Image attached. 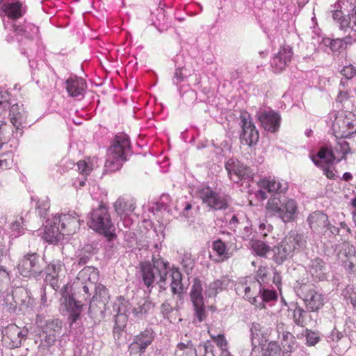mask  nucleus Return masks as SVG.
<instances>
[{"instance_id": "1", "label": "nucleus", "mask_w": 356, "mask_h": 356, "mask_svg": "<svg viewBox=\"0 0 356 356\" xmlns=\"http://www.w3.org/2000/svg\"><path fill=\"white\" fill-rule=\"evenodd\" d=\"M131 150V143L129 136L123 133L115 136L113 145L107 152L105 162L106 170L115 172L122 165V161H127V156Z\"/></svg>"}, {"instance_id": "2", "label": "nucleus", "mask_w": 356, "mask_h": 356, "mask_svg": "<svg viewBox=\"0 0 356 356\" xmlns=\"http://www.w3.org/2000/svg\"><path fill=\"white\" fill-rule=\"evenodd\" d=\"M305 245V241L302 234L290 232L281 242L273 248L275 262L278 265L282 264L285 261L291 259L296 252L303 249Z\"/></svg>"}, {"instance_id": "3", "label": "nucleus", "mask_w": 356, "mask_h": 356, "mask_svg": "<svg viewBox=\"0 0 356 356\" xmlns=\"http://www.w3.org/2000/svg\"><path fill=\"white\" fill-rule=\"evenodd\" d=\"M286 201V196L281 193H274L268 200L266 209L268 213L280 218L284 222H292L296 218L298 207L296 201H288L285 203L286 207L285 213H282V207Z\"/></svg>"}, {"instance_id": "4", "label": "nucleus", "mask_w": 356, "mask_h": 356, "mask_svg": "<svg viewBox=\"0 0 356 356\" xmlns=\"http://www.w3.org/2000/svg\"><path fill=\"white\" fill-rule=\"evenodd\" d=\"M89 225L95 232L103 234L109 242L117 237L116 234L111 231L113 225L107 209L103 204H100L98 208L91 211Z\"/></svg>"}, {"instance_id": "5", "label": "nucleus", "mask_w": 356, "mask_h": 356, "mask_svg": "<svg viewBox=\"0 0 356 356\" xmlns=\"http://www.w3.org/2000/svg\"><path fill=\"white\" fill-rule=\"evenodd\" d=\"M43 269L44 264L40 261L39 254L35 252L26 254L18 264V270L25 277H38L41 275Z\"/></svg>"}, {"instance_id": "6", "label": "nucleus", "mask_w": 356, "mask_h": 356, "mask_svg": "<svg viewBox=\"0 0 356 356\" xmlns=\"http://www.w3.org/2000/svg\"><path fill=\"white\" fill-rule=\"evenodd\" d=\"M61 300L67 306L69 312V323L72 324L79 318L83 312V304L72 293V287L67 284L61 289Z\"/></svg>"}, {"instance_id": "7", "label": "nucleus", "mask_w": 356, "mask_h": 356, "mask_svg": "<svg viewBox=\"0 0 356 356\" xmlns=\"http://www.w3.org/2000/svg\"><path fill=\"white\" fill-rule=\"evenodd\" d=\"M250 118V114L247 112L243 113L240 115L241 127L242 129L240 138L249 146L256 144L259 138V131Z\"/></svg>"}, {"instance_id": "8", "label": "nucleus", "mask_w": 356, "mask_h": 356, "mask_svg": "<svg viewBox=\"0 0 356 356\" xmlns=\"http://www.w3.org/2000/svg\"><path fill=\"white\" fill-rule=\"evenodd\" d=\"M202 291V288L200 280L195 279L190 296L194 307L195 315L199 322L203 321L206 316Z\"/></svg>"}, {"instance_id": "9", "label": "nucleus", "mask_w": 356, "mask_h": 356, "mask_svg": "<svg viewBox=\"0 0 356 356\" xmlns=\"http://www.w3.org/2000/svg\"><path fill=\"white\" fill-rule=\"evenodd\" d=\"M200 197L204 204L216 209H225L228 207L227 200L222 195L212 191L209 187L203 188L200 192Z\"/></svg>"}, {"instance_id": "10", "label": "nucleus", "mask_w": 356, "mask_h": 356, "mask_svg": "<svg viewBox=\"0 0 356 356\" xmlns=\"http://www.w3.org/2000/svg\"><path fill=\"white\" fill-rule=\"evenodd\" d=\"M8 301L12 300L14 304L10 307V312H15L18 308L19 311L26 309L31 304V298L29 296L26 290L22 288H17L15 289L11 294L6 296Z\"/></svg>"}, {"instance_id": "11", "label": "nucleus", "mask_w": 356, "mask_h": 356, "mask_svg": "<svg viewBox=\"0 0 356 356\" xmlns=\"http://www.w3.org/2000/svg\"><path fill=\"white\" fill-rule=\"evenodd\" d=\"M260 126L266 131L275 133L280 126L281 118L274 111H259L256 115Z\"/></svg>"}, {"instance_id": "12", "label": "nucleus", "mask_w": 356, "mask_h": 356, "mask_svg": "<svg viewBox=\"0 0 356 356\" xmlns=\"http://www.w3.org/2000/svg\"><path fill=\"white\" fill-rule=\"evenodd\" d=\"M60 226L61 235H72L79 229L80 221L72 214H61L55 216V223Z\"/></svg>"}, {"instance_id": "13", "label": "nucleus", "mask_w": 356, "mask_h": 356, "mask_svg": "<svg viewBox=\"0 0 356 356\" xmlns=\"http://www.w3.org/2000/svg\"><path fill=\"white\" fill-rule=\"evenodd\" d=\"M154 339V332L152 328H147L139 334L134 337V342L130 345L132 350L138 349V353H145L147 347L149 346Z\"/></svg>"}, {"instance_id": "14", "label": "nucleus", "mask_w": 356, "mask_h": 356, "mask_svg": "<svg viewBox=\"0 0 356 356\" xmlns=\"http://www.w3.org/2000/svg\"><path fill=\"white\" fill-rule=\"evenodd\" d=\"M340 254L346 257L342 260L345 269L349 273H356V250L354 245L348 243H343Z\"/></svg>"}, {"instance_id": "15", "label": "nucleus", "mask_w": 356, "mask_h": 356, "mask_svg": "<svg viewBox=\"0 0 356 356\" xmlns=\"http://www.w3.org/2000/svg\"><path fill=\"white\" fill-rule=\"evenodd\" d=\"M307 221L313 232L321 233L328 225V216L322 211H316L308 216Z\"/></svg>"}, {"instance_id": "16", "label": "nucleus", "mask_w": 356, "mask_h": 356, "mask_svg": "<svg viewBox=\"0 0 356 356\" xmlns=\"http://www.w3.org/2000/svg\"><path fill=\"white\" fill-rule=\"evenodd\" d=\"M293 55L292 49L290 47H284L271 60V66L276 70L280 72L284 70L288 63L291 61Z\"/></svg>"}, {"instance_id": "17", "label": "nucleus", "mask_w": 356, "mask_h": 356, "mask_svg": "<svg viewBox=\"0 0 356 356\" xmlns=\"http://www.w3.org/2000/svg\"><path fill=\"white\" fill-rule=\"evenodd\" d=\"M303 300L309 312H316L324 305L322 295L314 289H309L305 295Z\"/></svg>"}, {"instance_id": "18", "label": "nucleus", "mask_w": 356, "mask_h": 356, "mask_svg": "<svg viewBox=\"0 0 356 356\" xmlns=\"http://www.w3.org/2000/svg\"><path fill=\"white\" fill-rule=\"evenodd\" d=\"M140 272L144 284L147 288H152L156 278V274L157 272L152 267V264L149 261L140 262Z\"/></svg>"}, {"instance_id": "19", "label": "nucleus", "mask_w": 356, "mask_h": 356, "mask_svg": "<svg viewBox=\"0 0 356 356\" xmlns=\"http://www.w3.org/2000/svg\"><path fill=\"white\" fill-rule=\"evenodd\" d=\"M66 89L70 96L76 97L83 95L84 88L86 87V82L81 78H69L65 81Z\"/></svg>"}, {"instance_id": "20", "label": "nucleus", "mask_w": 356, "mask_h": 356, "mask_svg": "<svg viewBox=\"0 0 356 356\" xmlns=\"http://www.w3.org/2000/svg\"><path fill=\"white\" fill-rule=\"evenodd\" d=\"M154 308V304L149 300L145 299L138 304V307L130 306L125 312L132 314L135 317L143 318Z\"/></svg>"}, {"instance_id": "21", "label": "nucleus", "mask_w": 356, "mask_h": 356, "mask_svg": "<svg viewBox=\"0 0 356 356\" xmlns=\"http://www.w3.org/2000/svg\"><path fill=\"white\" fill-rule=\"evenodd\" d=\"M107 306L90 300L88 309V314L93 320L94 324L99 323L105 317V312Z\"/></svg>"}, {"instance_id": "22", "label": "nucleus", "mask_w": 356, "mask_h": 356, "mask_svg": "<svg viewBox=\"0 0 356 356\" xmlns=\"http://www.w3.org/2000/svg\"><path fill=\"white\" fill-rule=\"evenodd\" d=\"M6 338L10 340L9 346L11 348L21 346L20 337H19V327L15 324L8 325L3 331Z\"/></svg>"}, {"instance_id": "23", "label": "nucleus", "mask_w": 356, "mask_h": 356, "mask_svg": "<svg viewBox=\"0 0 356 356\" xmlns=\"http://www.w3.org/2000/svg\"><path fill=\"white\" fill-rule=\"evenodd\" d=\"M325 263L322 259L316 257L311 261L309 264V273L319 280H323L325 277Z\"/></svg>"}, {"instance_id": "24", "label": "nucleus", "mask_w": 356, "mask_h": 356, "mask_svg": "<svg viewBox=\"0 0 356 356\" xmlns=\"http://www.w3.org/2000/svg\"><path fill=\"white\" fill-rule=\"evenodd\" d=\"M155 4H159V7L155 9V10H151V17L150 19L151 24L154 26L159 31L161 32L162 29L161 28L162 25V22L165 19V11L161 6L162 0H153Z\"/></svg>"}, {"instance_id": "25", "label": "nucleus", "mask_w": 356, "mask_h": 356, "mask_svg": "<svg viewBox=\"0 0 356 356\" xmlns=\"http://www.w3.org/2000/svg\"><path fill=\"white\" fill-rule=\"evenodd\" d=\"M9 115L10 116V121L13 126L19 129L24 118V108L18 104H13L10 108Z\"/></svg>"}, {"instance_id": "26", "label": "nucleus", "mask_w": 356, "mask_h": 356, "mask_svg": "<svg viewBox=\"0 0 356 356\" xmlns=\"http://www.w3.org/2000/svg\"><path fill=\"white\" fill-rule=\"evenodd\" d=\"M42 330L44 334H49L57 337L62 328V321L58 318H49L44 321V324L41 325Z\"/></svg>"}, {"instance_id": "27", "label": "nucleus", "mask_w": 356, "mask_h": 356, "mask_svg": "<svg viewBox=\"0 0 356 356\" xmlns=\"http://www.w3.org/2000/svg\"><path fill=\"white\" fill-rule=\"evenodd\" d=\"M283 347V356L290 355V353L295 350L296 343L295 337L289 332H284L281 339Z\"/></svg>"}, {"instance_id": "28", "label": "nucleus", "mask_w": 356, "mask_h": 356, "mask_svg": "<svg viewBox=\"0 0 356 356\" xmlns=\"http://www.w3.org/2000/svg\"><path fill=\"white\" fill-rule=\"evenodd\" d=\"M22 5L19 2L10 3H3L1 5L2 10L6 14V15L12 19H17L22 17Z\"/></svg>"}, {"instance_id": "29", "label": "nucleus", "mask_w": 356, "mask_h": 356, "mask_svg": "<svg viewBox=\"0 0 356 356\" xmlns=\"http://www.w3.org/2000/svg\"><path fill=\"white\" fill-rule=\"evenodd\" d=\"M109 299L110 296L106 288L103 284L98 283L91 300L107 306Z\"/></svg>"}, {"instance_id": "30", "label": "nucleus", "mask_w": 356, "mask_h": 356, "mask_svg": "<svg viewBox=\"0 0 356 356\" xmlns=\"http://www.w3.org/2000/svg\"><path fill=\"white\" fill-rule=\"evenodd\" d=\"M227 281L225 278H220L209 284L205 290L206 296L209 297L216 296L222 291L227 286Z\"/></svg>"}, {"instance_id": "31", "label": "nucleus", "mask_w": 356, "mask_h": 356, "mask_svg": "<svg viewBox=\"0 0 356 356\" xmlns=\"http://www.w3.org/2000/svg\"><path fill=\"white\" fill-rule=\"evenodd\" d=\"M257 288H258L257 293L260 295L261 298L262 300H264V303L265 302H268L277 298L276 293L275 291L262 288L261 281L259 280H253V289Z\"/></svg>"}, {"instance_id": "32", "label": "nucleus", "mask_w": 356, "mask_h": 356, "mask_svg": "<svg viewBox=\"0 0 356 356\" xmlns=\"http://www.w3.org/2000/svg\"><path fill=\"white\" fill-rule=\"evenodd\" d=\"M310 316L308 315L307 312L304 310L301 307L296 305L293 311V318L296 325L304 327L307 324V318Z\"/></svg>"}, {"instance_id": "33", "label": "nucleus", "mask_w": 356, "mask_h": 356, "mask_svg": "<svg viewBox=\"0 0 356 356\" xmlns=\"http://www.w3.org/2000/svg\"><path fill=\"white\" fill-rule=\"evenodd\" d=\"M212 246L219 256H223L224 259H228L233 255V251H230V247H227L221 239L214 241Z\"/></svg>"}, {"instance_id": "34", "label": "nucleus", "mask_w": 356, "mask_h": 356, "mask_svg": "<svg viewBox=\"0 0 356 356\" xmlns=\"http://www.w3.org/2000/svg\"><path fill=\"white\" fill-rule=\"evenodd\" d=\"M44 234L46 239L50 242L59 238V235H61L60 226L58 222L55 223V218H54L53 224L46 226Z\"/></svg>"}, {"instance_id": "35", "label": "nucleus", "mask_w": 356, "mask_h": 356, "mask_svg": "<svg viewBox=\"0 0 356 356\" xmlns=\"http://www.w3.org/2000/svg\"><path fill=\"white\" fill-rule=\"evenodd\" d=\"M251 247L254 252L260 257H266L271 250L269 245L259 240L252 241Z\"/></svg>"}, {"instance_id": "36", "label": "nucleus", "mask_w": 356, "mask_h": 356, "mask_svg": "<svg viewBox=\"0 0 356 356\" xmlns=\"http://www.w3.org/2000/svg\"><path fill=\"white\" fill-rule=\"evenodd\" d=\"M238 168H240L239 161L234 159H229L227 161L225 168L230 179L233 181L234 179H237Z\"/></svg>"}, {"instance_id": "37", "label": "nucleus", "mask_w": 356, "mask_h": 356, "mask_svg": "<svg viewBox=\"0 0 356 356\" xmlns=\"http://www.w3.org/2000/svg\"><path fill=\"white\" fill-rule=\"evenodd\" d=\"M317 156L327 164L333 163L336 159L332 148L329 147H322L319 149Z\"/></svg>"}, {"instance_id": "38", "label": "nucleus", "mask_w": 356, "mask_h": 356, "mask_svg": "<svg viewBox=\"0 0 356 356\" xmlns=\"http://www.w3.org/2000/svg\"><path fill=\"white\" fill-rule=\"evenodd\" d=\"M343 128H347L346 131H342L341 138H346L350 134L356 132V120H350L349 118H345L341 120Z\"/></svg>"}, {"instance_id": "39", "label": "nucleus", "mask_w": 356, "mask_h": 356, "mask_svg": "<svg viewBox=\"0 0 356 356\" xmlns=\"http://www.w3.org/2000/svg\"><path fill=\"white\" fill-rule=\"evenodd\" d=\"M239 166L238 170L237 179H234V182H238L241 179H252L254 172L249 167L243 165L239 161Z\"/></svg>"}, {"instance_id": "40", "label": "nucleus", "mask_w": 356, "mask_h": 356, "mask_svg": "<svg viewBox=\"0 0 356 356\" xmlns=\"http://www.w3.org/2000/svg\"><path fill=\"white\" fill-rule=\"evenodd\" d=\"M171 277L172 279L171 284H170L172 292L174 294H179L181 293V291H182V289H183L182 285L179 282L181 279V275L180 272L176 270V271H173L171 273Z\"/></svg>"}, {"instance_id": "41", "label": "nucleus", "mask_w": 356, "mask_h": 356, "mask_svg": "<svg viewBox=\"0 0 356 356\" xmlns=\"http://www.w3.org/2000/svg\"><path fill=\"white\" fill-rule=\"evenodd\" d=\"M40 343L39 348H49L55 343L56 340V336L51 335L48 333L44 334L42 330V333L40 334Z\"/></svg>"}, {"instance_id": "42", "label": "nucleus", "mask_w": 356, "mask_h": 356, "mask_svg": "<svg viewBox=\"0 0 356 356\" xmlns=\"http://www.w3.org/2000/svg\"><path fill=\"white\" fill-rule=\"evenodd\" d=\"M342 26H348L352 31L356 32V6L348 14V18L343 19Z\"/></svg>"}, {"instance_id": "43", "label": "nucleus", "mask_w": 356, "mask_h": 356, "mask_svg": "<svg viewBox=\"0 0 356 356\" xmlns=\"http://www.w3.org/2000/svg\"><path fill=\"white\" fill-rule=\"evenodd\" d=\"M64 270V266L59 262L51 263L47 267V275L52 277H60Z\"/></svg>"}, {"instance_id": "44", "label": "nucleus", "mask_w": 356, "mask_h": 356, "mask_svg": "<svg viewBox=\"0 0 356 356\" xmlns=\"http://www.w3.org/2000/svg\"><path fill=\"white\" fill-rule=\"evenodd\" d=\"M12 133L13 130L9 125L6 124L0 125V147H1L3 144L8 143Z\"/></svg>"}, {"instance_id": "45", "label": "nucleus", "mask_w": 356, "mask_h": 356, "mask_svg": "<svg viewBox=\"0 0 356 356\" xmlns=\"http://www.w3.org/2000/svg\"><path fill=\"white\" fill-rule=\"evenodd\" d=\"M261 330V325L257 323H253L252 324V327H250V332H251V341H252V346L254 348H256L257 344L259 343V339L257 337L259 336Z\"/></svg>"}, {"instance_id": "46", "label": "nucleus", "mask_w": 356, "mask_h": 356, "mask_svg": "<svg viewBox=\"0 0 356 356\" xmlns=\"http://www.w3.org/2000/svg\"><path fill=\"white\" fill-rule=\"evenodd\" d=\"M283 356L281 354V348L276 342H270L268 343V348L264 354V356Z\"/></svg>"}, {"instance_id": "47", "label": "nucleus", "mask_w": 356, "mask_h": 356, "mask_svg": "<svg viewBox=\"0 0 356 356\" xmlns=\"http://www.w3.org/2000/svg\"><path fill=\"white\" fill-rule=\"evenodd\" d=\"M265 188L269 193L275 192V193H281V194H283V193L286 189V187L283 188L281 183L276 181H268L266 184Z\"/></svg>"}, {"instance_id": "48", "label": "nucleus", "mask_w": 356, "mask_h": 356, "mask_svg": "<svg viewBox=\"0 0 356 356\" xmlns=\"http://www.w3.org/2000/svg\"><path fill=\"white\" fill-rule=\"evenodd\" d=\"M305 332L306 341L309 346H314L319 341L320 337L318 333L308 329H306Z\"/></svg>"}, {"instance_id": "49", "label": "nucleus", "mask_w": 356, "mask_h": 356, "mask_svg": "<svg viewBox=\"0 0 356 356\" xmlns=\"http://www.w3.org/2000/svg\"><path fill=\"white\" fill-rule=\"evenodd\" d=\"M90 279V277H88V281L86 282L85 285L82 287L83 291L87 295L86 299L90 298L92 293L95 292L97 284V283L92 282Z\"/></svg>"}, {"instance_id": "50", "label": "nucleus", "mask_w": 356, "mask_h": 356, "mask_svg": "<svg viewBox=\"0 0 356 356\" xmlns=\"http://www.w3.org/2000/svg\"><path fill=\"white\" fill-rule=\"evenodd\" d=\"M332 18L339 24V27L341 30H343L346 31L347 29H349L348 26H342V22L343 21V19L348 18V15H343V13L341 10H337L333 11Z\"/></svg>"}, {"instance_id": "51", "label": "nucleus", "mask_w": 356, "mask_h": 356, "mask_svg": "<svg viewBox=\"0 0 356 356\" xmlns=\"http://www.w3.org/2000/svg\"><path fill=\"white\" fill-rule=\"evenodd\" d=\"M152 262L153 264L152 267L154 268V270L156 272L160 271L161 270H163L164 268H169V263L168 261H164L161 259H156L154 257H152Z\"/></svg>"}, {"instance_id": "52", "label": "nucleus", "mask_w": 356, "mask_h": 356, "mask_svg": "<svg viewBox=\"0 0 356 356\" xmlns=\"http://www.w3.org/2000/svg\"><path fill=\"white\" fill-rule=\"evenodd\" d=\"M341 73L347 80H350L356 75V67L352 65L345 66L341 70Z\"/></svg>"}, {"instance_id": "53", "label": "nucleus", "mask_w": 356, "mask_h": 356, "mask_svg": "<svg viewBox=\"0 0 356 356\" xmlns=\"http://www.w3.org/2000/svg\"><path fill=\"white\" fill-rule=\"evenodd\" d=\"M183 69L184 67L176 68L172 77V82L174 84L178 85L184 81L185 76L183 74Z\"/></svg>"}, {"instance_id": "54", "label": "nucleus", "mask_w": 356, "mask_h": 356, "mask_svg": "<svg viewBox=\"0 0 356 356\" xmlns=\"http://www.w3.org/2000/svg\"><path fill=\"white\" fill-rule=\"evenodd\" d=\"M24 225V218L21 216L17 217L15 220L11 223L10 229L13 231L19 232L21 229H23Z\"/></svg>"}, {"instance_id": "55", "label": "nucleus", "mask_w": 356, "mask_h": 356, "mask_svg": "<svg viewBox=\"0 0 356 356\" xmlns=\"http://www.w3.org/2000/svg\"><path fill=\"white\" fill-rule=\"evenodd\" d=\"M77 167L80 173L83 175H88L92 170V168L88 166L85 161H79L77 163Z\"/></svg>"}, {"instance_id": "56", "label": "nucleus", "mask_w": 356, "mask_h": 356, "mask_svg": "<svg viewBox=\"0 0 356 356\" xmlns=\"http://www.w3.org/2000/svg\"><path fill=\"white\" fill-rule=\"evenodd\" d=\"M60 277H52L51 275H46L45 281L49 282V286L54 290H57L59 288L58 280Z\"/></svg>"}, {"instance_id": "57", "label": "nucleus", "mask_w": 356, "mask_h": 356, "mask_svg": "<svg viewBox=\"0 0 356 356\" xmlns=\"http://www.w3.org/2000/svg\"><path fill=\"white\" fill-rule=\"evenodd\" d=\"M257 296H252L248 297V300L250 302H251L252 305H254L257 307L262 309L265 307V304L264 303V300L259 298V299L257 298Z\"/></svg>"}, {"instance_id": "58", "label": "nucleus", "mask_w": 356, "mask_h": 356, "mask_svg": "<svg viewBox=\"0 0 356 356\" xmlns=\"http://www.w3.org/2000/svg\"><path fill=\"white\" fill-rule=\"evenodd\" d=\"M212 338L216 341L217 345L221 348L227 346V341L223 334H219L216 337H213Z\"/></svg>"}, {"instance_id": "59", "label": "nucleus", "mask_w": 356, "mask_h": 356, "mask_svg": "<svg viewBox=\"0 0 356 356\" xmlns=\"http://www.w3.org/2000/svg\"><path fill=\"white\" fill-rule=\"evenodd\" d=\"M330 48L332 50L336 51L342 48L343 46V40L341 39L332 40L330 43Z\"/></svg>"}, {"instance_id": "60", "label": "nucleus", "mask_w": 356, "mask_h": 356, "mask_svg": "<svg viewBox=\"0 0 356 356\" xmlns=\"http://www.w3.org/2000/svg\"><path fill=\"white\" fill-rule=\"evenodd\" d=\"M267 269L265 267H259L257 272V276L258 278L255 279L254 280H260L261 284L264 282V280L266 277L267 276Z\"/></svg>"}, {"instance_id": "61", "label": "nucleus", "mask_w": 356, "mask_h": 356, "mask_svg": "<svg viewBox=\"0 0 356 356\" xmlns=\"http://www.w3.org/2000/svg\"><path fill=\"white\" fill-rule=\"evenodd\" d=\"M339 145L340 146V151L343 153L342 158H344L347 154L350 153V148L348 142L343 140L342 142H339Z\"/></svg>"}, {"instance_id": "62", "label": "nucleus", "mask_w": 356, "mask_h": 356, "mask_svg": "<svg viewBox=\"0 0 356 356\" xmlns=\"http://www.w3.org/2000/svg\"><path fill=\"white\" fill-rule=\"evenodd\" d=\"M114 209L118 213H122L124 211L125 202L122 199H118L114 203Z\"/></svg>"}, {"instance_id": "63", "label": "nucleus", "mask_w": 356, "mask_h": 356, "mask_svg": "<svg viewBox=\"0 0 356 356\" xmlns=\"http://www.w3.org/2000/svg\"><path fill=\"white\" fill-rule=\"evenodd\" d=\"M172 311V307L168 302L165 301L161 305V312L163 316L169 314Z\"/></svg>"}, {"instance_id": "64", "label": "nucleus", "mask_w": 356, "mask_h": 356, "mask_svg": "<svg viewBox=\"0 0 356 356\" xmlns=\"http://www.w3.org/2000/svg\"><path fill=\"white\" fill-rule=\"evenodd\" d=\"M272 226L270 225H266L264 223H261L259 227V232L263 236H266L268 235V232H270L272 229Z\"/></svg>"}]
</instances>
